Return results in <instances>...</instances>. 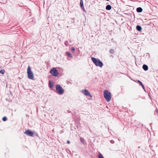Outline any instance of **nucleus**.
Instances as JSON below:
<instances>
[{"label": "nucleus", "mask_w": 158, "mask_h": 158, "mask_svg": "<svg viewBox=\"0 0 158 158\" xmlns=\"http://www.w3.org/2000/svg\"><path fill=\"white\" fill-rule=\"evenodd\" d=\"M66 54H67V55L69 57L71 58H72V55L70 52H66Z\"/></svg>", "instance_id": "nucleus-13"}, {"label": "nucleus", "mask_w": 158, "mask_h": 158, "mask_svg": "<svg viewBox=\"0 0 158 158\" xmlns=\"http://www.w3.org/2000/svg\"><path fill=\"white\" fill-rule=\"evenodd\" d=\"M114 52V50L113 49H111L110 50V52L113 53Z\"/></svg>", "instance_id": "nucleus-20"}, {"label": "nucleus", "mask_w": 158, "mask_h": 158, "mask_svg": "<svg viewBox=\"0 0 158 158\" xmlns=\"http://www.w3.org/2000/svg\"><path fill=\"white\" fill-rule=\"evenodd\" d=\"M67 142L68 144H69L70 143V141H68Z\"/></svg>", "instance_id": "nucleus-22"}, {"label": "nucleus", "mask_w": 158, "mask_h": 158, "mask_svg": "<svg viewBox=\"0 0 158 158\" xmlns=\"http://www.w3.org/2000/svg\"><path fill=\"white\" fill-rule=\"evenodd\" d=\"M71 50L73 51H74L75 50V48H74L73 47H72V48H71Z\"/></svg>", "instance_id": "nucleus-21"}, {"label": "nucleus", "mask_w": 158, "mask_h": 158, "mask_svg": "<svg viewBox=\"0 0 158 158\" xmlns=\"http://www.w3.org/2000/svg\"><path fill=\"white\" fill-rule=\"evenodd\" d=\"M138 82L139 84L142 87L143 89H144V86L143 85V84L142 82L139 81L138 80Z\"/></svg>", "instance_id": "nucleus-14"}, {"label": "nucleus", "mask_w": 158, "mask_h": 158, "mask_svg": "<svg viewBox=\"0 0 158 158\" xmlns=\"http://www.w3.org/2000/svg\"><path fill=\"white\" fill-rule=\"evenodd\" d=\"M136 28L137 30L139 31H141L142 30L141 27L139 25H137L136 27Z\"/></svg>", "instance_id": "nucleus-10"}, {"label": "nucleus", "mask_w": 158, "mask_h": 158, "mask_svg": "<svg viewBox=\"0 0 158 158\" xmlns=\"http://www.w3.org/2000/svg\"><path fill=\"white\" fill-rule=\"evenodd\" d=\"M5 70H1L0 71V73L2 74L4 73Z\"/></svg>", "instance_id": "nucleus-16"}, {"label": "nucleus", "mask_w": 158, "mask_h": 158, "mask_svg": "<svg viewBox=\"0 0 158 158\" xmlns=\"http://www.w3.org/2000/svg\"><path fill=\"white\" fill-rule=\"evenodd\" d=\"M2 120L3 121H6L7 120V118L5 117H4L2 118Z\"/></svg>", "instance_id": "nucleus-18"}, {"label": "nucleus", "mask_w": 158, "mask_h": 158, "mask_svg": "<svg viewBox=\"0 0 158 158\" xmlns=\"http://www.w3.org/2000/svg\"><path fill=\"white\" fill-rule=\"evenodd\" d=\"M24 133L30 136H32L34 134L33 132H31L29 130H27V131H26L24 132Z\"/></svg>", "instance_id": "nucleus-7"}, {"label": "nucleus", "mask_w": 158, "mask_h": 158, "mask_svg": "<svg viewBox=\"0 0 158 158\" xmlns=\"http://www.w3.org/2000/svg\"><path fill=\"white\" fill-rule=\"evenodd\" d=\"M67 42H65V45L66 46H67Z\"/></svg>", "instance_id": "nucleus-23"}, {"label": "nucleus", "mask_w": 158, "mask_h": 158, "mask_svg": "<svg viewBox=\"0 0 158 158\" xmlns=\"http://www.w3.org/2000/svg\"><path fill=\"white\" fill-rule=\"evenodd\" d=\"M143 68L144 70L147 71L148 69V67L146 65L144 64L143 66Z\"/></svg>", "instance_id": "nucleus-9"}, {"label": "nucleus", "mask_w": 158, "mask_h": 158, "mask_svg": "<svg viewBox=\"0 0 158 158\" xmlns=\"http://www.w3.org/2000/svg\"><path fill=\"white\" fill-rule=\"evenodd\" d=\"M50 73L54 76H57L59 75V73L55 68H52L50 71Z\"/></svg>", "instance_id": "nucleus-5"}, {"label": "nucleus", "mask_w": 158, "mask_h": 158, "mask_svg": "<svg viewBox=\"0 0 158 158\" xmlns=\"http://www.w3.org/2000/svg\"><path fill=\"white\" fill-rule=\"evenodd\" d=\"M91 60L93 63L97 66H98L101 68L102 67L103 64L99 59L92 57Z\"/></svg>", "instance_id": "nucleus-1"}, {"label": "nucleus", "mask_w": 158, "mask_h": 158, "mask_svg": "<svg viewBox=\"0 0 158 158\" xmlns=\"http://www.w3.org/2000/svg\"><path fill=\"white\" fill-rule=\"evenodd\" d=\"M80 141L82 142V143H84V141H85V140H84V139L83 138H81L80 139Z\"/></svg>", "instance_id": "nucleus-17"}, {"label": "nucleus", "mask_w": 158, "mask_h": 158, "mask_svg": "<svg viewBox=\"0 0 158 158\" xmlns=\"http://www.w3.org/2000/svg\"><path fill=\"white\" fill-rule=\"evenodd\" d=\"M49 86L50 89H52L54 86L53 82L51 81H49Z\"/></svg>", "instance_id": "nucleus-8"}, {"label": "nucleus", "mask_w": 158, "mask_h": 158, "mask_svg": "<svg viewBox=\"0 0 158 158\" xmlns=\"http://www.w3.org/2000/svg\"><path fill=\"white\" fill-rule=\"evenodd\" d=\"M99 158H104L102 155L100 153H99L98 155Z\"/></svg>", "instance_id": "nucleus-15"}, {"label": "nucleus", "mask_w": 158, "mask_h": 158, "mask_svg": "<svg viewBox=\"0 0 158 158\" xmlns=\"http://www.w3.org/2000/svg\"><path fill=\"white\" fill-rule=\"evenodd\" d=\"M103 95L106 101L107 102L110 101L111 98V93L107 90L104 91Z\"/></svg>", "instance_id": "nucleus-2"}, {"label": "nucleus", "mask_w": 158, "mask_h": 158, "mask_svg": "<svg viewBox=\"0 0 158 158\" xmlns=\"http://www.w3.org/2000/svg\"><path fill=\"white\" fill-rule=\"evenodd\" d=\"M56 90L58 92V94H62L64 93V90L59 85H56Z\"/></svg>", "instance_id": "nucleus-4"}, {"label": "nucleus", "mask_w": 158, "mask_h": 158, "mask_svg": "<svg viewBox=\"0 0 158 158\" xmlns=\"http://www.w3.org/2000/svg\"><path fill=\"white\" fill-rule=\"evenodd\" d=\"M111 9V6L110 5H108L106 7V9L108 10H110Z\"/></svg>", "instance_id": "nucleus-11"}, {"label": "nucleus", "mask_w": 158, "mask_h": 158, "mask_svg": "<svg viewBox=\"0 0 158 158\" xmlns=\"http://www.w3.org/2000/svg\"><path fill=\"white\" fill-rule=\"evenodd\" d=\"M156 112L158 113V110L156 111Z\"/></svg>", "instance_id": "nucleus-24"}, {"label": "nucleus", "mask_w": 158, "mask_h": 158, "mask_svg": "<svg viewBox=\"0 0 158 158\" xmlns=\"http://www.w3.org/2000/svg\"><path fill=\"white\" fill-rule=\"evenodd\" d=\"M27 73L28 77L30 79L33 80L34 78V74L29 66L27 70Z\"/></svg>", "instance_id": "nucleus-3"}, {"label": "nucleus", "mask_w": 158, "mask_h": 158, "mask_svg": "<svg viewBox=\"0 0 158 158\" xmlns=\"http://www.w3.org/2000/svg\"><path fill=\"white\" fill-rule=\"evenodd\" d=\"M80 5H81V7H82L83 5V2L82 0H81V1H80Z\"/></svg>", "instance_id": "nucleus-19"}, {"label": "nucleus", "mask_w": 158, "mask_h": 158, "mask_svg": "<svg viewBox=\"0 0 158 158\" xmlns=\"http://www.w3.org/2000/svg\"><path fill=\"white\" fill-rule=\"evenodd\" d=\"M81 92L86 96H89L90 97H92V96L89 91L86 89H83L81 91Z\"/></svg>", "instance_id": "nucleus-6"}, {"label": "nucleus", "mask_w": 158, "mask_h": 158, "mask_svg": "<svg viewBox=\"0 0 158 158\" xmlns=\"http://www.w3.org/2000/svg\"><path fill=\"white\" fill-rule=\"evenodd\" d=\"M137 11L138 12H141L142 11V9L141 7H138L137 8Z\"/></svg>", "instance_id": "nucleus-12"}]
</instances>
